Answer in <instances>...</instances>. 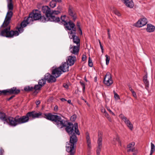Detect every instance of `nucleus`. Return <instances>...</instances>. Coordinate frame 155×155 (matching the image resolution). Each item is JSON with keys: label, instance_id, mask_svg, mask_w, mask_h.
Listing matches in <instances>:
<instances>
[{"label": "nucleus", "instance_id": "obj_1", "mask_svg": "<svg viewBox=\"0 0 155 155\" xmlns=\"http://www.w3.org/2000/svg\"><path fill=\"white\" fill-rule=\"evenodd\" d=\"M44 115L45 118L48 120L54 121L58 128H61L66 127V131L69 135H71L70 137L69 142L67 143L66 151L69 153L68 155H74L76 152L75 147L78 141V138L75 133L78 135L80 134L78 124L75 123L74 125L71 122L62 120L60 116L52 114L51 113L45 114Z\"/></svg>", "mask_w": 155, "mask_h": 155}, {"label": "nucleus", "instance_id": "obj_2", "mask_svg": "<svg viewBox=\"0 0 155 155\" xmlns=\"http://www.w3.org/2000/svg\"><path fill=\"white\" fill-rule=\"evenodd\" d=\"M42 117L43 116L41 112H37L35 111H32L28 112L25 115L22 116L17 115L15 117L8 116L5 123L10 126L15 127L18 125L26 123L30 120Z\"/></svg>", "mask_w": 155, "mask_h": 155}, {"label": "nucleus", "instance_id": "obj_3", "mask_svg": "<svg viewBox=\"0 0 155 155\" xmlns=\"http://www.w3.org/2000/svg\"><path fill=\"white\" fill-rule=\"evenodd\" d=\"M2 27L4 28L0 33V36L5 37L8 38H12L14 36H16L19 35L17 31H10L11 27L9 25L6 26L2 25Z\"/></svg>", "mask_w": 155, "mask_h": 155}, {"label": "nucleus", "instance_id": "obj_4", "mask_svg": "<svg viewBox=\"0 0 155 155\" xmlns=\"http://www.w3.org/2000/svg\"><path fill=\"white\" fill-rule=\"evenodd\" d=\"M69 66L67 62H63L59 67L53 69V74L56 75V77H59L62 74V72H65L69 71Z\"/></svg>", "mask_w": 155, "mask_h": 155}, {"label": "nucleus", "instance_id": "obj_5", "mask_svg": "<svg viewBox=\"0 0 155 155\" xmlns=\"http://www.w3.org/2000/svg\"><path fill=\"white\" fill-rule=\"evenodd\" d=\"M7 8L8 11L3 23V25L5 26L9 24L13 15V13L12 12L13 9V2H7Z\"/></svg>", "mask_w": 155, "mask_h": 155}, {"label": "nucleus", "instance_id": "obj_6", "mask_svg": "<svg viewBox=\"0 0 155 155\" xmlns=\"http://www.w3.org/2000/svg\"><path fill=\"white\" fill-rule=\"evenodd\" d=\"M42 11L45 15L51 17L55 16L54 15H57L60 13V12L58 11L51 10L50 8L47 6H43L42 7Z\"/></svg>", "mask_w": 155, "mask_h": 155}, {"label": "nucleus", "instance_id": "obj_7", "mask_svg": "<svg viewBox=\"0 0 155 155\" xmlns=\"http://www.w3.org/2000/svg\"><path fill=\"white\" fill-rule=\"evenodd\" d=\"M39 20L41 22H45L48 21L57 22L60 21V18L59 17H55V16L49 17L48 16H47V15H46L45 16L41 15V17H40Z\"/></svg>", "mask_w": 155, "mask_h": 155}, {"label": "nucleus", "instance_id": "obj_8", "mask_svg": "<svg viewBox=\"0 0 155 155\" xmlns=\"http://www.w3.org/2000/svg\"><path fill=\"white\" fill-rule=\"evenodd\" d=\"M41 12L38 10H33L32 12L29 14L28 17V20H31V21L34 20H39L41 17Z\"/></svg>", "mask_w": 155, "mask_h": 155}, {"label": "nucleus", "instance_id": "obj_9", "mask_svg": "<svg viewBox=\"0 0 155 155\" xmlns=\"http://www.w3.org/2000/svg\"><path fill=\"white\" fill-rule=\"evenodd\" d=\"M69 38L73 39V42L78 46H80V40L78 37L75 35L76 32L75 30L70 31L68 32Z\"/></svg>", "mask_w": 155, "mask_h": 155}, {"label": "nucleus", "instance_id": "obj_10", "mask_svg": "<svg viewBox=\"0 0 155 155\" xmlns=\"http://www.w3.org/2000/svg\"><path fill=\"white\" fill-rule=\"evenodd\" d=\"M51 74L52 75L48 73H47L45 75L44 78L45 80L49 83L55 82L56 81V78L58 77H56V75L53 74V70Z\"/></svg>", "mask_w": 155, "mask_h": 155}, {"label": "nucleus", "instance_id": "obj_11", "mask_svg": "<svg viewBox=\"0 0 155 155\" xmlns=\"http://www.w3.org/2000/svg\"><path fill=\"white\" fill-rule=\"evenodd\" d=\"M31 22V20H28V18L26 20H24L21 22L19 27H16V29L18 30L17 31L18 32L19 35L23 32L24 31L23 28L25 27L28 24Z\"/></svg>", "mask_w": 155, "mask_h": 155}, {"label": "nucleus", "instance_id": "obj_12", "mask_svg": "<svg viewBox=\"0 0 155 155\" xmlns=\"http://www.w3.org/2000/svg\"><path fill=\"white\" fill-rule=\"evenodd\" d=\"M20 92V90L19 89H17L16 87H14L11 89L5 90L3 92L5 93V95H11L14 94L17 95Z\"/></svg>", "mask_w": 155, "mask_h": 155}, {"label": "nucleus", "instance_id": "obj_13", "mask_svg": "<svg viewBox=\"0 0 155 155\" xmlns=\"http://www.w3.org/2000/svg\"><path fill=\"white\" fill-rule=\"evenodd\" d=\"M104 83L107 86H110L113 83V81L110 74L109 72L106 73L104 80Z\"/></svg>", "mask_w": 155, "mask_h": 155}, {"label": "nucleus", "instance_id": "obj_14", "mask_svg": "<svg viewBox=\"0 0 155 155\" xmlns=\"http://www.w3.org/2000/svg\"><path fill=\"white\" fill-rule=\"evenodd\" d=\"M98 139L97 140V143H98V147H97V155L100 154V152L101 150L102 144V132L99 131L98 134Z\"/></svg>", "mask_w": 155, "mask_h": 155}, {"label": "nucleus", "instance_id": "obj_15", "mask_svg": "<svg viewBox=\"0 0 155 155\" xmlns=\"http://www.w3.org/2000/svg\"><path fill=\"white\" fill-rule=\"evenodd\" d=\"M64 26L67 30H71V31L75 30L76 31L75 25L71 21L64 24Z\"/></svg>", "mask_w": 155, "mask_h": 155}, {"label": "nucleus", "instance_id": "obj_16", "mask_svg": "<svg viewBox=\"0 0 155 155\" xmlns=\"http://www.w3.org/2000/svg\"><path fill=\"white\" fill-rule=\"evenodd\" d=\"M147 23V18H142L139 19L138 21L134 25L137 27H141L145 25Z\"/></svg>", "mask_w": 155, "mask_h": 155}, {"label": "nucleus", "instance_id": "obj_17", "mask_svg": "<svg viewBox=\"0 0 155 155\" xmlns=\"http://www.w3.org/2000/svg\"><path fill=\"white\" fill-rule=\"evenodd\" d=\"M68 14L71 17L72 19L75 21L77 18V15L72 8L70 7L68 8Z\"/></svg>", "mask_w": 155, "mask_h": 155}, {"label": "nucleus", "instance_id": "obj_18", "mask_svg": "<svg viewBox=\"0 0 155 155\" xmlns=\"http://www.w3.org/2000/svg\"><path fill=\"white\" fill-rule=\"evenodd\" d=\"M80 46L77 45V46H74L73 47L72 45H71L70 48L71 52L74 54H78Z\"/></svg>", "mask_w": 155, "mask_h": 155}, {"label": "nucleus", "instance_id": "obj_19", "mask_svg": "<svg viewBox=\"0 0 155 155\" xmlns=\"http://www.w3.org/2000/svg\"><path fill=\"white\" fill-rule=\"evenodd\" d=\"M122 1L127 7L132 8L134 6V3L132 0H121Z\"/></svg>", "mask_w": 155, "mask_h": 155}, {"label": "nucleus", "instance_id": "obj_20", "mask_svg": "<svg viewBox=\"0 0 155 155\" xmlns=\"http://www.w3.org/2000/svg\"><path fill=\"white\" fill-rule=\"evenodd\" d=\"M75 59L76 57L75 56H69L68 57L66 62L68 64L69 66L73 65L74 64Z\"/></svg>", "mask_w": 155, "mask_h": 155}, {"label": "nucleus", "instance_id": "obj_21", "mask_svg": "<svg viewBox=\"0 0 155 155\" xmlns=\"http://www.w3.org/2000/svg\"><path fill=\"white\" fill-rule=\"evenodd\" d=\"M143 81L145 85V88L147 89L149 87V81L147 79V74L146 73V74L143 77Z\"/></svg>", "mask_w": 155, "mask_h": 155}, {"label": "nucleus", "instance_id": "obj_22", "mask_svg": "<svg viewBox=\"0 0 155 155\" xmlns=\"http://www.w3.org/2000/svg\"><path fill=\"white\" fill-rule=\"evenodd\" d=\"M155 29V27L151 24H148L147 25V31L148 32H153Z\"/></svg>", "mask_w": 155, "mask_h": 155}, {"label": "nucleus", "instance_id": "obj_23", "mask_svg": "<svg viewBox=\"0 0 155 155\" xmlns=\"http://www.w3.org/2000/svg\"><path fill=\"white\" fill-rule=\"evenodd\" d=\"M7 117H6V114L2 112H0V119L3 121H5L4 124L5 123Z\"/></svg>", "mask_w": 155, "mask_h": 155}, {"label": "nucleus", "instance_id": "obj_24", "mask_svg": "<svg viewBox=\"0 0 155 155\" xmlns=\"http://www.w3.org/2000/svg\"><path fill=\"white\" fill-rule=\"evenodd\" d=\"M86 139L87 140V144L88 147L89 148L91 147V143L90 137L89 136V134L88 132L86 133Z\"/></svg>", "mask_w": 155, "mask_h": 155}, {"label": "nucleus", "instance_id": "obj_25", "mask_svg": "<svg viewBox=\"0 0 155 155\" xmlns=\"http://www.w3.org/2000/svg\"><path fill=\"white\" fill-rule=\"evenodd\" d=\"M125 123L126 124L127 126L131 130H132L133 128V126L131 123L128 120H124Z\"/></svg>", "mask_w": 155, "mask_h": 155}, {"label": "nucleus", "instance_id": "obj_26", "mask_svg": "<svg viewBox=\"0 0 155 155\" xmlns=\"http://www.w3.org/2000/svg\"><path fill=\"white\" fill-rule=\"evenodd\" d=\"M24 90L25 91L29 92L34 90L33 87L30 86H26L24 88Z\"/></svg>", "mask_w": 155, "mask_h": 155}, {"label": "nucleus", "instance_id": "obj_27", "mask_svg": "<svg viewBox=\"0 0 155 155\" xmlns=\"http://www.w3.org/2000/svg\"><path fill=\"white\" fill-rule=\"evenodd\" d=\"M46 84V81L45 79L43 78H42L41 79H40L39 80L38 82V84L41 85L42 86V87H43L45 84Z\"/></svg>", "mask_w": 155, "mask_h": 155}, {"label": "nucleus", "instance_id": "obj_28", "mask_svg": "<svg viewBox=\"0 0 155 155\" xmlns=\"http://www.w3.org/2000/svg\"><path fill=\"white\" fill-rule=\"evenodd\" d=\"M67 17L65 15L61 16V19L62 22H63V23L64 24V25L67 22Z\"/></svg>", "mask_w": 155, "mask_h": 155}, {"label": "nucleus", "instance_id": "obj_29", "mask_svg": "<svg viewBox=\"0 0 155 155\" xmlns=\"http://www.w3.org/2000/svg\"><path fill=\"white\" fill-rule=\"evenodd\" d=\"M42 86L39 84L35 85L34 87H33L34 90L36 91L40 90L42 87Z\"/></svg>", "mask_w": 155, "mask_h": 155}, {"label": "nucleus", "instance_id": "obj_30", "mask_svg": "<svg viewBox=\"0 0 155 155\" xmlns=\"http://www.w3.org/2000/svg\"><path fill=\"white\" fill-rule=\"evenodd\" d=\"M56 5V3L55 2L53 1H52L50 3V7L52 8H54L55 7Z\"/></svg>", "mask_w": 155, "mask_h": 155}, {"label": "nucleus", "instance_id": "obj_31", "mask_svg": "<svg viewBox=\"0 0 155 155\" xmlns=\"http://www.w3.org/2000/svg\"><path fill=\"white\" fill-rule=\"evenodd\" d=\"M105 56L106 58V64L107 65H108L109 64V61H110V57L107 54H106Z\"/></svg>", "mask_w": 155, "mask_h": 155}, {"label": "nucleus", "instance_id": "obj_32", "mask_svg": "<svg viewBox=\"0 0 155 155\" xmlns=\"http://www.w3.org/2000/svg\"><path fill=\"white\" fill-rule=\"evenodd\" d=\"M113 93L114 95V97L116 100H118L120 99L119 96L116 92L115 91H113Z\"/></svg>", "mask_w": 155, "mask_h": 155}, {"label": "nucleus", "instance_id": "obj_33", "mask_svg": "<svg viewBox=\"0 0 155 155\" xmlns=\"http://www.w3.org/2000/svg\"><path fill=\"white\" fill-rule=\"evenodd\" d=\"M135 145V143L134 142H132L131 143H130L129 144L127 145V148H131L134 147Z\"/></svg>", "mask_w": 155, "mask_h": 155}, {"label": "nucleus", "instance_id": "obj_34", "mask_svg": "<svg viewBox=\"0 0 155 155\" xmlns=\"http://www.w3.org/2000/svg\"><path fill=\"white\" fill-rule=\"evenodd\" d=\"M151 148L150 151L153 152L155 151V146L152 143H151Z\"/></svg>", "mask_w": 155, "mask_h": 155}, {"label": "nucleus", "instance_id": "obj_35", "mask_svg": "<svg viewBox=\"0 0 155 155\" xmlns=\"http://www.w3.org/2000/svg\"><path fill=\"white\" fill-rule=\"evenodd\" d=\"M77 118V116L75 114L72 116L70 118L71 120L72 121H74Z\"/></svg>", "mask_w": 155, "mask_h": 155}, {"label": "nucleus", "instance_id": "obj_36", "mask_svg": "<svg viewBox=\"0 0 155 155\" xmlns=\"http://www.w3.org/2000/svg\"><path fill=\"white\" fill-rule=\"evenodd\" d=\"M104 115L105 117L108 119V120H109V121L111 122L112 121V119L110 116L109 114L107 113H105V114H104Z\"/></svg>", "mask_w": 155, "mask_h": 155}, {"label": "nucleus", "instance_id": "obj_37", "mask_svg": "<svg viewBox=\"0 0 155 155\" xmlns=\"http://www.w3.org/2000/svg\"><path fill=\"white\" fill-rule=\"evenodd\" d=\"M80 83L82 87L83 92H84L85 91V85L84 84V82H82L81 81H80Z\"/></svg>", "mask_w": 155, "mask_h": 155}, {"label": "nucleus", "instance_id": "obj_38", "mask_svg": "<svg viewBox=\"0 0 155 155\" xmlns=\"http://www.w3.org/2000/svg\"><path fill=\"white\" fill-rule=\"evenodd\" d=\"M119 117L120 118L124 120H127V117H125L123 114H121L119 115Z\"/></svg>", "mask_w": 155, "mask_h": 155}, {"label": "nucleus", "instance_id": "obj_39", "mask_svg": "<svg viewBox=\"0 0 155 155\" xmlns=\"http://www.w3.org/2000/svg\"><path fill=\"white\" fill-rule=\"evenodd\" d=\"M88 65L90 67H92L93 65V63L90 57L89 58Z\"/></svg>", "mask_w": 155, "mask_h": 155}, {"label": "nucleus", "instance_id": "obj_40", "mask_svg": "<svg viewBox=\"0 0 155 155\" xmlns=\"http://www.w3.org/2000/svg\"><path fill=\"white\" fill-rule=\"evenodd\" d=\"M106 108L110 114H111L113 116H115V114L110 110L109 107H107Z\"/></svg>", "mask_w": 155, "mask_h": 155}, {"label": "nucleus", "instance_id": "obj_41", "mask_svg": "<svg viewBox=\"0 0 155 155\" xmlns=\"http://www.w3.org/2000/svg\"><path fill=\"white\" fill-rule=\"evenodd\" d=\"M114 13L115 14L117 15L118 16H120L121 15L120 13L117 10H115L114 11Z\"/></svg>", "mask_w": 155, "mask_h": 155}, {"label": "nucleus", "instance_id": "obj_42", "mask_svg": "<svg viewBox=\"0 0 155 155\" xmlns=\"http://www.w3.org/2000/svg\"><path fill=\"white\" fill-rule=\"evenodd\" d=\"M135 151V148H130L128 149L127 150V152H134Z\"/></svg>", "mask_w": 155, "mask_h": 155}, {"label": "nucleus", "instance_id": "obj_43", "mask_svg": "<svg viewBox=\"0 0 155 155\" xmlns=\"http://www.w3.org/2000/svg\"><path fill=\"white\" fill-rule=\"evenodd\" d=\"M4 153V149L2 147H0V155H3Z\"/></svg>", "mask_w": 155, "mask_h": 155}, {"label": "nucleus", "instance_id": "obj_44", "mask_svg": "<svg viewBox=\"0 0 155 155\" xmlns=\"http://www.w3.org/2000/svg\"><path fill=\"white\" fill-rule=\"evenodd\" d=\"M115 140L118 142L120 144V146H121V141L120 140L118 136L115 139Z\"/></svg>", "mask_w": 155, "mask_h": 155}, {"label": "nucleus", "instance_id": "obj_45", "mask_svg": "<svg viewBox=\"0 0 155 155\" xmlns=\"http://www.w3.org/2000/svg\"><path fill=\"white\" fill-rule=\"evenodd\" d=\"M99 43L100 44V48H101V51L102 53L103 52V47L102 45L101 44V42L100 40H99Z\"/></svg>", "mask_w": 155, "mask_h": 155}, {"label": "nucleus", "instance_id": "obj_46", "mask_svg": "<svg viewBox=\"0 0 155 155\" xmlns=\"http://www.w3.org/2000/svg\"><path fill=\"white\" fill-rule=\"evenodd\" d=\"M107 34L108 35V38L110 39V30L109 29H107Z\"/></svg>", "mask_w": 155, "mask_h": 155}, {"label": "nucleus", "instance_id": "obj_47", "mask_svg": "<svg viewBox=\"0 0 155 155\" xmlns=\"http://www.w3.org/2000/svg\"><path fill=\"white\" fill-rule=\"evenodd\" d=\"M86 56L85 55H83L82 57V59L83 61H84L86 60Z\"/></svg>", "mask_w": 155, "mask_h": 155}, {"label": "nucleus", "instance_id": "obj_48", "mask_svg": "<svg viewBox=\"0 0 155 155\" xmlns=\"http://www.w3.org/2000/svg\"><path fill=\"white\" fill-rule=\"evenodd\" d=\"M132 95H133V97H134L135 98H136L137 95H136V93L134 91L132 92Z\"/></svg>", "mask_w": 155, "mask_h": 155}, {"label": "nucleus", "instance_id": "obj_49", "mask_svg": "<svg viewBox=\"0 0 155 155\" xmlns=\"http://www.w3.org/2000/svg\"><path fill=\"white\" fill-rule=\"evenodd\" d=\"M54 110L55 111H57L58 110V106L56 105L55 106V107H54Z\"/></svg>", "mask_w": 155, "mask_h": 155}, {"label": "nucleus", "instance_id": "obj_50", "mask_svg": "<svg viewBox=\"0 0 155 155\" xmlns=\"http://www.w3.org/2000/svg\"><path fill=\"white\" fill-rule=\"evenodd\" d=\"M77 26L78 27V29L81 28L80 27V22H77Z\"/></svg>", "mask_w": 155, "mask_h": 155}, {"label": "nucleus", "instance_id": "obj_51", "mask_svg": "<svg viewBox=\"0 0 155 155\" xmlns=\"http://www.w3.org/2000/svg\"><path fill=\"white\" fill-rule=\"evenodd\" d=\"M78 29L79 30V33L81 35H82V32L81 28H79Z\"/></svg>", "mask_w": 155, "mask_h": 155}, {"label": "nucleus", "instance_id": "obj_52", "mask_svg": "<svg viewBox=\"0 0 155 155\" xmlns=\"http://www.w3.org/2000/svg\"><path fill=\"white\" fill-rule=\"evenodd\" d=\"M40 102H41L40 101H36L35 102V103H36V104L37 105H39L40 104Z\"/></svg>", "mask_w": 155, "mask_h": 155}, {"label": "nucleus", "instance_id": "obj_53", "mask_svg": "<svg viewBox=\"0 0 155 155\" xmlns=\"http://www.w3.org/2000/svg\"><path fill=\"white\" fill-rule=\"evenodd\" d=\"M5 91V90H3L2 91H0V95L2 94L3 95H5V93H4V92H3L4 91Z\"/></svg>", "mask_w": 155, "mask_h": 155}, {"label": "nucleus", "instance_id": "obj_54", "mask_svg": "<svg viewBox=\"0 0 155 155\" xmlns=\"http://www.w3.org/2000/svg\"><path fill=\"white\" fill-rule=\"evenodd\" d=\"M101 112H103L104 114H105V113H107L105 109H101Z\"/></svg>", "mask_w": 155, "mask_h": 155}, {"label": "nucleus", "instance_id": "obj_55", "mask_svg": "<svg viewBox=\"0 0 155 155\" xmlns=\"http://www.w3.org/2000/svg\"><path fill=\"white\" fill-rule=\"evenodd\" d=\"M52 0L55 2L56 3L57 2H61L62 1L61 0Z\"/></svg>", "mask_w": 155, "mask_h": 155}, {"label": "nucleus", "instance_id": "obj_56", "mask_svg": "<svg viewBox=\"0 0 155 155\" xmlns=\"http://www.w3.org/2000/svg\"><path fill=\"white\" fill-rule=\"evenodd\" d=\"M14 97H15L14 95H12V96H11V97H10L9 98H8V101H9V100H11V99H12Z\"/></svg>", "mask_w": 155, "mask_h": 155}, {"label": "nucleus", "instance_id": "obj_57", "mask_svg": "<svg viewBox=\"0 0 155 155\" xmlns=\"http://www.w3.org/2000/svg\"><path fill=\"white\" fill-rule=\"evenodd\" d=\"M64 86L65 88H68V85L67 84H64Z\"/></svg>", "mask_w": 155, "mask_h": 155}, {"label": "nucleus", "instance_id": "obj_58", "mask_svg": "<svg viewBox=\"0 0 155 155\" xmlns=\"http://www.w3.org/2000/svg\"><path fill=\"white\" fill-rule=\"evenodd\" d=\"M129 89L130 91H131V92L134 91L131 87H129Z\"/></svg>", "mask_w": 155, "mask_h": 155}, {"label": "nucleus", "instance_id": "obj_59", "mask_svg": "<svg viewBox=\"0 0 155 155\" xmlns=\"http://www.w3.org/2000/svg\"><path fill=\"white\" fill-rule=\"evenodd\" d=\"M60 100L62 101H66V100L65 98H61L60 99Z\"/></svg>", "mask_w": 155, "mask_h": 155}, {"label": "nucleus", "instance_id": "obj_60", "mask_svg": "<svg viewBox=\"0 0 155 155\" xmlns=\"http://www.w3.org/2000/svg\"><path fill=\"white\" fill-rule=\"evenodd\" d=\"M40 5H41L40 4H39V3H38V4H37V7H38V8H39V9L40 8Z\"/></svg>", "mask_w": 155, "mask_h": 155}, {"label": "nucleus", "instance_id": "obj_61", "mask_svg": "<svg viewBox=\"0 0 155 155\" xmlns=\"http://www.w3.org/2000/svg\"><path fill=\"white\" fill-rule=\"evenodd\" d=\"M7 2H13L12 0H7Z\"/></svg>", "mask_w": 155, "mask_h": 155}, {"label": "nucleus", "instance_id": "obj_62", "mask_svg": "<svg viewBox=\"0 0 155 155\" xmlns=\"http://www.w3.org/2000/svg\"><path fill=\"white\" fill-rule=\"evenodd\" d=\"M81 99L82 100H84V101L85 102V103H87V101H86L83 98V97H81Z\"/></svg>", "mask_w": 155, "mask_h": 155}, {"label": "nucleus", "instance_id": "obj_63", "mask_svg": "<svg viewBox=\"0 0 155 155\" xmlns=\"http://www.w3.org/2000/svg\"><path fill=\"white\" fill-rule=\"evenodd\" d=\"M97 78L96 77H95V78H94V81L95 82H96L97 81Z\"/></svg>", "mask_w": 155, "mask_h": 155}, {"label": "nucleus", "instance_id": "obj_64", "mask_svg": "<svg viewBox=\"0 0 155 155\" xmlns=\"http://www.w3.org/2000/svg\"><path fill=\"white\" fill-rule=\"evenodd\" d=\"M71 100H68V103H69V104H70L71 103Z\"/></svg>", "mask_w": 155, "mask_h": 155}]
</instances>
